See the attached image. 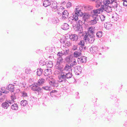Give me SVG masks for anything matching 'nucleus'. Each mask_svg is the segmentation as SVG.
I'll use <instances>...</instances> for the list:
<instances>
[{
	"instance_id": "obj_39",
	"label": "nucleus",
	"mask_w": 127,
	"mask_h": 127,
	"mask_svg": "<svg viewBox=\"0 0 127 127\" xmlns=\"http://www.w3.org/2000/svg\"><path fill=\"white\" fill-rule=\"evenodd\" d=\"M99 17L102 22L104 21L105 20L106 16L103 15H101Z\"/></svg>"
},
{
	"instance_id": "obj_43",
	"label": "nucleus",
	"mask_w": 127,
	"mask_h": 127,
	"mask_svg": "<svg viewBox=\"0 0 127 127\" xmlns=\"http://www.w3.org/2000/svg\"><path fill=\"white\" fill-rule=\"evenodd\" d=\"M85 8L89 10H91L93 8V7L91 6L88 5L85 6Z\"/></svg>"
},
{
	"instance_id": "obj_30",
	"label": "nucleus",
	"mask_w": 127,
	"mask_h": 127,
	"mask_svg": "<svg viewBox=\"0 0 127 127\" xmlns=\"http://www.w3.org/2000/svg\"><path fill=\"white\" fill-rule=\"evenodd\" d=\"M20 104L21 106H23L24 107L26 106L28 104V101L25 100H22L20 102Z\"/></svg>"
},
{
	"instance_id": "obj_11",
	"label": "nucleus",
	"mask_w": 127,
	"mask_h": 127,
	"mask_svg": "<svg viewBox=\"0 0 127 127\" xmlns=\"http://www.w3.org/2000/svg\"><path fill=\"white\" fill-rule=\"evenodd\" d=\"M76 67H77V69L74 70V72L76 75H79L81 73L82 68L80 66H76Z\"/></svg>"
},
{
	"instance_id": "obj_48",
	"label": "nucleus",
	"mask_w": 127,
	"mask_h": 127,
	"mask_svg": "<svg viewBox=\"0 0 127 127\" xmlns=\"http://www.w3.org/2000/svg\"><path fill=\"white\" fill-rule=\"evenodd\" d=\"M78 92H77L75 93V95L76 96L75 98L76 99H79L80 98V96Z\"/></svg>"
},
{
	"instance_id": "obj_49",
	"label": "nucleus",
	"mask_w": 127,
	"mask_h": 127,
	"mask_svg": "<svg viewBox=\"0 0 127 127\" xmlns=\"http://www.w3.org/2000/svg\"><path fill=\"white\" fill-rule=\"evenodd\" d=\"M72 6V4L71 2H69L67 3L66 4V7L67 8H69Z\"/></svg>"
},
{
	"instance_id": "obj_38",
	"label": "nucleus",
	"mask_w": 127,
	"mask_h": 127,
	"mask_svg": "<svg viewBox=\"0 0 127 127\" xmlns=\"http://www.w3.org/2000/svg\"><path fill=\"white\" fill-rule=\"evenodd\" d=\"M50 95L53 98V99H56L57 98V97L55 95L56 94H54L53 93H50Z\"/></svg>"
},
{
	"instance_id": "obj_31",
	"label": "nucleus",
	"mask_w": 127,
	"mask_h": 127,
	"mask_svg": "<svg viewBox=\"0 0 127 127\" xmlns=\"http://www.w3.org/2000/svg\"><path fill=\"white\" fill-rule=\"evenodd\" d=\"M99 16L97 14H96V13H94L92 14L93 20H96V21L98 20L99 18Z\"/></svg>"
},
{
	"instance_id": "obj_56",
	"label": "nucleus",
	"mask_w": 127,
	"mask_h": 127,
	"mask_svg": "<svg viewBox=\"0 0 127 127\" xmlns=\"http://www.w3.org/2000/svg\"><path fill=\"white\" fill-rule=\"evenodd\" d=\"M123 6H127V1L126 0H124L123 1Z\"/></svg>"
},
{
	"instance_id": "obj_16",
	"label": "nucleus",
	"mask_w": 127,
	"mask_h": 127,
	"mask_svg": "<svg viewBox=\"0 0 127 127\" xmlns=\"http://www.w3.org/2000/svg\"><path fill=\"white\" fill-rule=\"evenodd\" d=\"M50 0H45L43 2V6L45 7H47L50 6L52 3Z\"/></svg>"
},
{
	"instance_id": "obj_55",
	"label": "nucleus",
	"mask_w": 127,
	"mask_h": 127,
	"mask_svg": "<svg viewBox=\"0 0 127 127\" xmlns=\"http://www.w3.org/2000/svg\"><path fill=\"white\" fill-rule=\"evenodd\" d=\"M77 21V22L76 23V24H79L80 25H81L82 24V21L81 20H78V19L76 21H74H74L75 22H76Z\"/></svg>"
},
{
	"instance_id": "obj_20",
	"label": "nucleus",
	"mask_w": 127,
	"mask_h": 127,
	"mask_svg": "<svg viewBox=\"0 0 127 127\" xmlns=\"http://www.w3.org/2000/svg\"><path fill=\"white\" fill-rule=\"evenodd\" d=\"M57 56L58 57V60L60 61H62L63 60V59L62 57L63 55L62 52H59L58 53Z\"/></svg>"
},
{
	"instance_id": "obj_62",
	"label": "nucleus",
	"mask_w": 127,
	"mask_h": 127,
	"mask_svg": "<svg viewBox=\"0 0 127 127\" xmlns=\"http://www.w3.org/2000/svg\"><path fill=\"white\" fill-rule=\"evenodd\" d=\"M62 5H64L65 3L66 2L65 1H63L61 2Z\"/></svg>"
},
{
	"instance_id": "obj_40",
	"label": "nucleus",
	"mask_w": 127,
	"mask_h": 127,
	"mask_svg": "<svg viewBox=\"0 0 127 127\" xmlns=\"http://www.w3.org/2000/svg\"><path fill=\"white\" fill-rule=\"evenodd\" d=\"M115 112V110L114 109H111L108 111L109 113L113 114Z\"/></svg>"
},
{
	"instance_id": "obj_29",
	"label": "nucleus",
	"mask_w": 127,
	"mask_h": 127,
	"mask_svg": "<svg viewBox=\"0 0 127 127\" xmlns=\"http://www.w3.org/2000/svg\"><path fill=\"white\" fill-rule=\"evenodd\" d=\"M52 5L51 6V7L53 9H55L57 8V2L53 1L52 2Z\"/></svg>"
},
{
	"instance_id": "obj_15",
	"label": "nucleus",
	"mask_w": 127,
	"mask_h": 127,
	"mask_svg": "<svg viewBox=\"0 0 127 127\" xmlns=\"http://www.w3.org/2000/svg\"><path fill=\"white\" fill-rule=\"evenodd\" d=\"M73 56L72 54H70L69 56H67L65 58V61L68 63H71V61L73 60Z\"/></svg>"
},
{
	"instance_id": "obj_14",
	"label": "nucleus",
	"mask_w": 127,
	"mask_h": 127,
	"mask_svg": "<svg viewBox=\"0 0 127 127\" xmlns=\"http://www.w3.org/2000/svg\"><path fill=\"white\" fill-rule=\"evenodd\" d=\"M95 27L91 26L89 27L88 30V34L91 33V35H94L95 32H94L95 30Z\"/></svg>"
},
{
	"instance_id": "obj_57",
	"label": "nucleus",
	"mask_w": 127,
	"mask_h": 127,
	"mask_svg": "<svg viewBox=\"0 0 127 127\" xmlns=\"http://www.w3.org/2000/svg\"><path fill=\"white\" fill-rule=\"evenodd\" d=\"M77 46L75 45H74L72 49L74 50H76L77 49Z\"/></svg>"
},
{
	"instance_id": "obj_19",
	"label": "nucleus",
	"mask_w": 127,
	"mask_h": 127,
	"mask_svg": "<svg viewBox=\"0 0 127 127\" xmlns=\"http://www.w3.org/2000/svg\"><path fill=\"white\" fill-rule=\"evenodd\" d=\"M62 61H60L58 60V61L57 62V63L55 65L56 68L59 70L60 71V72L62 68V67L61 66V64L62 63Z\"/></svg>"
},
{
	"instance_id": "obj_37",
	"label": "nucleus",
	"mask_w": 127,
	"mask_h": 127,
	"mask_svg": "<svg viewBox=\"0 0 127 127\" xmlns=\"http://www.w3.org/2000/svg\"><path fill=\"white\" fill-rule=\"evenodd\" d=\"M41 89H43L45 90L49 91L51 90L52 89L51 87L47 86L45 87H43Z\"/></svg>"
},
{
	"instance_id": "obj_4",
	"label": "nucleus",
	"mask_w": 127,
	"mask_h": 127,
	"mask_svg": "<svg viewBox=\"0 0 127 127\" xmlns=\"http://www.w3.org/2000/svg\"><path fill=\"white\" fill-rule=\"evenodd\" d=\"M95 36L94 35H91L90 34H88L85 36L84 39L85 40H87L89 43H92L94 42L95 40Z\"/></svg>"
},
{
	"instance_id": "obj_36",
	"label": "nucleus",
	"mask_w": 127,
	"mask_h": 127,
	"mask_svg": "<svg viewBox=\"0 0 127 127\" xmlns=\"http://www.w3.org/2000/svg\"><path fill=\"white\" fill-rule=\"evenodd\" d=\"M102 32L101 31L97 32L96 35V37L98 38H101L102 36Z\"/></svg>"
},
{
	"instance_id": "obj_45",
	"label": "nucleus",
	"mask_w": 127,
	"mask_h": 127,
	"mask_svg": "<svg viewBox=\"0 0 127 127\" xmlns=\"http://www.w3.org/2000/svg\"><path fill=\"white\" fill-rule=\"evenodd\" d=\"M58 19L57 18H56L54 19H53L52 20V22L54 24H56L58 22Z\"/></svg>"
},
{
	"instance_id": "obj_10",
	"label": "nucleus",
	"mask_w": 127,
	"mask_h": 127,
	"mask_svg": "<svg viewBox=\"0 0 127 127\" xmlns=\"http://www.w3.org/2000/svg\"><path fill=\"white\" fill-rule=\"evenodd\" d=\"M87 57L84 56H81L80 58H78L77 59V61L78 63H85L87 61Z\"/></svg>"
},
{
	"instance_id": "obj_35",
	"label": "nucleus",
	"mask_w": 127,
	"mask_h": 127,
	"mask_svg": "<svg viewBox=\"0 0 127 127\" xmlns=\"http://www.w3.org/2000/svg\"><path fill=\"white\" fill-rule=\"evenodd\" d=\"M42 70L41 68H38L36 72L37 75L38 76H40L42 74Z\"/></svg>"
},
{
	"instance_id": "obj_17",
	"label": "nucleus",
	"mask_w": 127,
	"mask_h": 127,
	"mask_svg": "<svg viewBox=\"0 0 127 127\" xmlns=\"http://www.w3.org/2000/svg\"><path fill=\"white\" fill-rule=\"evenodd\" d=\"M14 85L12 84H9L6 87V89L10 92H12L14 91Z\"/></svg>"
},
{
	"instance_id": "obj_33",
	"label": "nucleus",
	"mask_w": 127,
	"mask_h": 127,
	"mask_svg": "<svg viewBox=\"0 0 127 127\" xmlns=\"http://www.w3.org/2000/svg\"><path fill=\"white\" fill-rule=\"evenodd\" d=\"M120 100L119 99L117 98H116L114 101V102L113 104L116 107H118L119 106V103Z\"/></svg>"
},
{
	"instance_id": "obj_2",
	"label": "nucleus",
	"mask_w": 127,
	"mask_h": 127,
	"mask_svg": "<svg viewBox=\"0 0 127 127\" xmlns=\"http://www.w3.org/2000/svg\"><path fill=\"white\" fill-rule=\"evenodd\" d=\"M72 76V73L70 72H64L61 73L60 76H58L59 80L58 81L60 83L65 82H67V79L71 78Z\"/></svg>"
},
{
	"instance_id": "obj_52",
	"label": "nucleus",
	"mask_w": 127,
	"mask_h": 127,
	"mask_svg": "<svg viewBox=\"0 0 127 127\" xmlns=\"http://www.w3.org/2000/svg\"><path fill=\"white\" fill-rule=\"evenodd\" d=\"M110 98L112 99H114L115 100L117 98L116 95H111L110 97Z\"/></svg>"
},
{
	"instance_id": "obj_51",
	"label": "nucleus",
	"mask_w": 127,
	"mask_h": 127,
	"mask_svg": "<svg viewBox=\"0 0 127 127\" xmlns=\"http://www.w3.org/2000/svg\"><path fill=\"white\" fill-rule=\"evenodd\" d=\"M109 24H107L106 23H105L104 24V27L106 29H109Z\"/></svg>"
},
{
	"instance_id": "obj_9",
	"label": "nucleus",
	"mask_w": 127,
	"mask_h": 127,
	"mask_svg": "<svg viewBox=\"0 0 127 127\" xmlns=\"http://www.w3.org/2000/svg\"><path fill=\"white\" fill-rule=\"evenodd\" d=\"M38 84L37 83H35L32 84V86L33 87L32 88V90L34 91H36L39 93L41 92V89L39 87H38Z\"/></svg>"
},
{
	"instance_id": "obj_32",
	"label": "nucleus",
	"mask_w": 127,
	"mask_h": 127,
	"mask_svg": "<svg viewBox=\"0 0 127 127\" xmlns=\"http://www.w3.org/2000/svg\"><path fill=\"white\" fill-rule=\"evenodd\" d=\"M90 15L87 13H84L83 16V19L85 21H86L87 19L89 18Z\"/></svg>"
},
{
	"instance_id": "obj_63",
	"label": "nucleus",
	"mask_w": 127,
	"mask_h": 127,
	"mask_svg": "<svg viewBox=\"0 0 127 127\" xmlns=\"http://www.w3.org/2000/svg\"><path fill=\"white\" fill-rule=\"evenodd\" d=\"M7 101V102L9 104V103L10 104H12V102H11V101L10 100H9V101H8V100H7V101Z\"/></svg>"
},
{
	"instance_id": "obj_47",
	"label": "nucleus",
	"mask_w": 127,
	"mask_h": 127,
	"mask_svg": "<svg viewBox=\"0 0 127 127\" xmlns=\"http://www.w3.org/2000/svg\"><path fill=\"white\" fill-rule=\"evenodd\" d=\"M9 92L8 91H6L5 90L3 92H2L1 91H0V96H1L2 95V93H4L5 94H8Z\"/></svg>"
},
{
	"instance_id": "obj_12",
	"label": "nucleus",
	"mask_w": 127,
	"mask_h": 127,
	"mask_svg": "<svg viewBox=\"0 0 127 127\" xmlns=\"http://www.w3.org/2000/svg\"><path fill=\"white\" fill-rule=\"evenodd\" d=\"M104 5H101L100 8L96 10H93V13H96V14L100 13V12H102L104 10Z\"/></svg>"
},
{
	"instance_id": "obj_22",
	"label": "nucleus",
	"mask_w": 127,
	"mask_h": 127,
	"mask_svg": "<svg viewBox=\"0 0 127 127\" xmlns=\"http://www.w3.org/2000/svg\"><path fill=\"white\" fill-rule=\"evenodd\" d=\"M9 106V104L6 101L2 103L1 104L2 107L4 109H7Z\"/></svg>"
},
{
	"instance_id": "obj_26",
	"label": "nucleus",
	"mask_w": 127,
	"mask_h": 127,
	"mask_svg": "<svg viewBox=\"0 0 127 127\" xmlns=\"http://www.w3.org/2000/svg\"><path fill=\"white\" fill-rule=\"evenodd\" d=\"M85 42L84 40H81L78 43V45L80 46L79 47V49L80 48V49L82 48V47L85 46Z\"/></svg>"
},
{
	"instance_id": "obj_6",
	"label": "nucleus",
	"mask_w": 127,
	"mask_h": 127,
	"mask_svg": "<svg viewBox=\"0 0 127 127\" xmlns=\"http://www.w3.org/2000/svg\"><path fill=\"white\" fill-rule=\"evenodd\" d=\"M117 0H116L114 2L112 8H114L117 11H118L119 12H121L122 8L120 5L118 4L117 3Z\"/></svg>"
},
{
	"instance_id": "obj_64",
	"label": "nucleus",
	"mask_w": 127,
	"mask_h": 127,
	"mask_svg": "<svg viewBox=\"0 0 127 127\" xmlns=\"http://www.w3.org/2000/svg\"><path fill=\"white\" fill-rule=\"evenodd\" d=\"M124 126H126V127L127 126V120L126 121L125 123L124 124Z\"/></svg>"
},
{
	"instance_id": "obj_59",
	"label": "nucleus",
	"mask_w": 127,
	"mask_h": 127,
	"mask_svg": "<svg viewBox=\"0 0 127 127\" xmlns=\"http://www.w3.org/2000/svg\"><path fill=\"white\" fill-rule=\"evenodd\" d=\"M26 72L27 74H30V71H28V69H26Z\"/></svg>"
},
{
	"instance_id": "obj_58",
	"label": "nucleus",
	"mask_w": 127,
	"mask_h": 127,
	"mask_svg": "<svg viewBox=\"0 0 127 127\" xmlns=\"http://www.w3.org/2000/svg\"><path fill=\"white\" fill-rule=\"evenodd\" d=\"M57 92V91L56 90H52L50 92V93H53L54 94H56V93Z\"/></svg>"
},
{
	"instance_id": "obj_1",
	"label": "nucleus",
	"mask_w": 127,
	"mask_h": 127,
	"mask_svg": "<svg viewBox=\"0 0 127 127\" xmlns=\"http://www.w3.org/2000/svg\"><path fill=\"white\" fill-rule=\"evenodd\" d=\"M75 13H73L71 16L68 17V22L70 24L73 23L74 21H76L78 19V16H80L81 17L83 15L84 13L81 12V9L79 8H76L75 11Z\"/></svg>"
},
{
	"instance_id": "obj_44",
	"label": "nucleus",
	"mask_w": 127,
	"mask_h": 127,
	"mask_svg": "<svg viewBox=\"0 0 127 127\" xmlns=\"http://www.w3.org/2000/svg\"><path fill=\"white\" fill-rule=\"evenodd\" d=\"M69 52V50H66L64 51V52H63L62 53L64 55H67Z\"/></svg>"
},
{
	"instance_id": "obj_46",
	"label": "nucleus",
	"mask_w": 127,
	"mask_h": 127,
	"mask_svg": "<svg viewBox=\"0 0 127 127\" xmlns=\"http://www.w3.org/2000/svg\"><path fill=\"white\" fill-rule=\"evenodd\" d=\"M52 85H53V86L56 87H57L58 86V84L57 82H55L54 83H52Z\"/></svg>"
},
{
	"instance_id": "obj_27",
	"label": "nucleus",
	"mask_w": 127,
	"mask_h": 127,
	"mask_svg": "<svg viewBox=\"0 0 127 127\" xmlns=\"http://www.w3.org/2000/svg\"><path fill=\"white\" fill-rule=\"evenodd\" d=\"M53 63L51 61H49L46 63V65L48 67L51 68L52 67Z\"/></svg>"
},
{
	"instance_id": "obj_5",
	"label": "nucleus",
	"mask_w": 127,
	"mask_h": 127,
	"mask_svg": "<svg viewBox=\"0 0 127 127\" xmlns=\"http://www.w3.org/2000/svg\"><path fill=\"white\" fill-rule=\"evenodd\" d=\"M72 26L75 31H79L80 33L83 32V27L81 25L79 24H74Z\"/></svg>"
},
{
	"instance_id": "obj_60",
	"label": "nucleus",
	"mask_w": 127,
	"mask_h": 127,
	"mask_svg": "<svg viewBox=\"0 0 127 127\" xmlns=\"http://www.w3.org/2000/svg\"><path fill=\"white\" fill-rule=\"evenodd\" d=\"M124 113L125 114L126 116H127V110H125L124 112Z\"/></svg>"
},
{
	"instance_id": "obj_7",
	"label": "nucleus",
	"mask_w": 127,
	"mask_h": 127,
	"mask_svg": "<svg viewBox=\"0 0 127 127\" xmlns=\"http://www.w3.org/2000/svg\"><path fill=\"white\" fill-rule=\"evenodd\" d=\"M72 68H71L69 65L68 64H66L64 67L63 69H62L61 73L64 72H70V71H72Z\"/></svg>"
},
{
	"instance_id": "obj_41",
	"label": "nucleus",
	"mask_w": 127,
	"mask_h": 127,
	"mask_svg": "<svg viewBox=\"0 0 127 127\" xmlns=\"http://www.w3.org/2000/svg\"><path fill=\"white\" fill-rule=\"evenodd\" d=\"M97 23V21L95 20H92L90 22V24L91 25H93L96 24Z\"/></svg>"
},
{
	"instance_id": "obj_42",
	"label": "nucleus",
	"mask_w": 127,
	"mask_h": 127,
	"mask_svg": "<svg viewBox=\"0 0 127 127\" xmlns=\"http://www.w3.org/2000/svg\"><path fill=\"white\" fill-rule=\"evenodd\" d=\"M49 69H47L46 70H45L44 72V75L45 76H47L49 74V73L48 72Z\"/></svg>"
},
{
	"instance_id": "obj_54",
	"label": "nucleus",
	"mask_w": 127,
	"mask_h": 127,
	"mask_svg": "<svg viewBox=\"0 0 127 127\" xmlns=\"http://www.w3.org/2000/svg\"><path fill=\"white\" fill-rule=\"evenodd\" d=\"M65 44V45L66 46H69L70 45V42L67 41H66Z\"/></svg>"
},
{
	"instance_id": "obj_13",
	"label": "nucleus",
	"mask_w": 127,
	"mask_h": 127,
	"mask_svg": "<svg viewBox=\"0 0 127 127\" xmlns=\"http://www.w3.org/2000/svg\"><path fill=\"white\" fill-rule=\"evenodd\" d=\"M90 52L94 54H96L98 52L97 47L96 46H92L90 48Z\"/></svg>"
},
{
	"instance_id": "obj_18",
	"label": "nucleus",
	"mask_w": 127,
	"mask_h": 127,
	"mask_svg": "<svg viewBox=\"0 0 127 127\" xmlns=\"http://www.w3.org/2000/svg\"><path fill=\"white\" fill-rule=\"evenodd\" d=\"M69 38L73 41H76L78 39V35L76 34H73L71 35L69 37Z\"/></svg>"
},
{
	"instance_id": "obj_61",
	"label": "nucleus",
	"mask_w": 127,
	"mask_h": 127,
	"mask_svg": "<svg viewBox=\"0 0 127 127\" xmlns=\"http://www.w3.org/2000/svg\"><path fill=\"white\" fill-rule=\"evenodd\" d=\"M11 99L13 101L15 99H16V98L15 96H13V98H12V96H11Z\"/></svg>"
},
{
	"instance_id": "obj_28",
	"label": "nucleus",
	"mask_w": 127,
	"mask_h": 127,
	"mask_svg": "<svg viewBox=\"0 0 127 127\" xmlns=\"http://www.w3.org/2000/svg\"><path fill=\"white\" fill-rule=\"evenodd\" d=\"M96 7L97 8H98L101 5L102 1L101 0H96Z\"/></svg>"
},
{
	"instance_id": "obj_21",
	"label": "nucleus",
	"mask_w": 127,
	"mask_h": 127,
	"mask_svg": "<svg viewBox=\"0 0 127 127\" xmlns=\"http://www.w3.org/2000/svg\"><path fill=\"white\" fill-rule=\"evenodd\" d=\"M45 81V80L44 79L42 78L40 79L37 82V84H38V86L42 85L44 84Z\"/></svg>"
},
{
	"instance_id": "obj_23",
	"label": "nucleus",
	"mask_w": 127,
	"mask_h": 127,
	"mask_svg": "<svg viewBox=\"0 0 127 127\" xmlns=\"http://www.w3.org/2000/svg\"><path fill=\"white\" fill-rule=\"evenodd\" d=\"M69 28V25L66 23H64L61 26V28L63 30H67Z\"/></svg>"
},
{
	"instance_id": "obj_3",
	"label": "nucleus",
	"mask_w": 127,
	"mask_h": 127,
	"mask_svg": "<svg viewBox=\"0 0 127 127\" xmlns=\"http://www.w3.org/2000/svg\"><path fill=\"white\" fill-rule=\"evenodd\" d=\"M116 0H104L103 1V4L105 5L104 8L107 9L108 7L111 8L114 2Z\"/></svg>"
},
{
	"instance_id": "obj_8",
	"label": "nucleus",
	"mask_w": 127,
	"mask_h": 127,
	"mask_svg": "<svg viewBox=\"0 0 127 127\" xmlns=\"http://www.w3.org/2000/svg\"><path fill=\"white\" fill-rule=\"evenodd\" d=\"M69 13L66 10H64L62 12V14H60L62 19L63 20H65L68 17Z\"/></svg>"
},
{
	"instance_id": "obj_24",
	"label": "nucleus",
	"mask_w": 127,
	"mask_h": 127,
	"mask_svg": "<svg viewBox=\"0 0 127 127\" xmlns=\"http://www.w3.org/2000/svg\"><path fill=\"white\" fill-rule=\"evenodd\" d=\"M81 52H81L80 51L79 52L75 51L73 54V56L76 58H77L81 56L82 54Z\"/></svg>"
},
{
	"instance_id": "obj_50",
	"label": "nucleus",
	"mask_w": 127,
	"mask_h": 127,
	"mask_svg": "<svg viewBox=\"0 0 127 127\" xmlns=\"http://www.w3.org/2000/svg\"><path fill=\"white\" fill-rule=\"evenodd\" d=\"M87 47L86 46H83L82 47V48L80 49V48L79 49V50L82 52V51L85 50L87 49Z\"/></svg>"
},
{
	"instance_id": "obj_25",
	"label": "nucleus",
	"mask_w": 127,
	"mask_h": 127,
	"mask_svg": "<svg viewBox=\"0 0 127 127\" xmlns=\"http://www.w3.org/2000/svg\"><path fill=\"white\" fill-rule=\"evenodd\" d=\"M71 63H70L69 66H70L71 68L72 67L75 68V67L76 66L77 64L75 60H73L71 61Z\"/></svg>"
},
{
	"instance_id": "obj_34",
	"label": "nucleus",
	"mask_w": 127,
	"mask_h": 127,
	"mask_svg": "<svg viewBox=\"0 0 127 127\" xmlns=\"http://www.w3.org/2000/svg\"><path fill=\"white\" fill-rule=\"evenodd\" d=\"M11 108L12 110H17L18 109V106L17 103H14L12 105L11 107Z\"/></svg>"
},
{
	"instance_id": "obj_53",
	"label": "nucleus",
	"mask_w": 127,
	"mask_h": 127,
	"mask_svg": "<svg viewBox=\"0 0 127 127\" xmlns=\"http://www.w3.org/2000/svg\"><path fill=\"white\" fill-rule=\"evenodd\" d=\"M27 96V94L24 92H23L22 93V96L23 97H26Z\"/></svg>"
}]
</instances>
